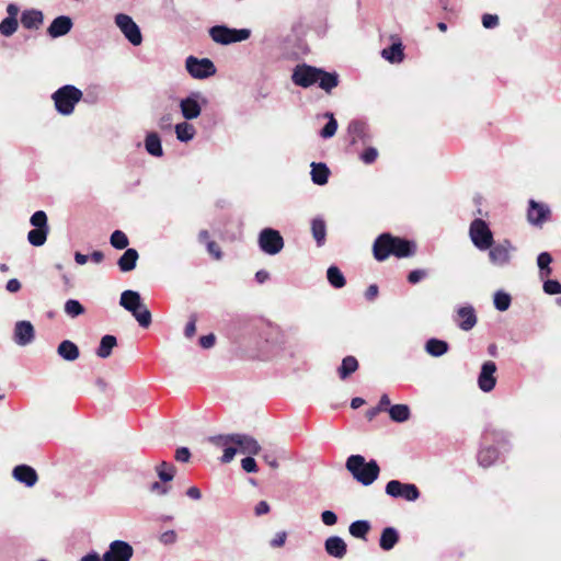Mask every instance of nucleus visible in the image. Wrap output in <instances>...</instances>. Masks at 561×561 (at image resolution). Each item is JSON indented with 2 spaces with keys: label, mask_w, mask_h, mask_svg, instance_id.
<instances>
[{
  "label": "nucleus",
  "mask_w": 561,
  "mask_h": 561,
  "mask_svg": "<svg viewBox=\"0 0 561 561\" xmlns=\"http://www.w3.org/2000/svg\"><path fill=\"white\" fill-rule=\"evenodd\" d=\"M116 343L117 341L114 335H104L101 339L96 355L101 358H107L111 355L112 350L116 346Z\"/></svg>",
  "instance_id": "36"
},
{
  "label": "nucleus",
  "mask_w": 561,
  "mask_h": 561,
  "mask_svg": "<svg viewBox=\"0 0 561 561\" xmlns=\"http://www.w3.org/2000/svg\"><path fill=\"white\" fill-rule=\"evenodd\" d=\"M115 25L123 33L125 38L134 46H139L142 43V35L140 27L136 24L131 16L125 13H117L114 16Z\"/></svg>",
  "instance_id": "9"
},
{
  "label": "nucleus",
  "mask_w": 561,
  "mask_h": 561,
  "mask_svg": "<svg viewBox=\"0 0 561 561\" xmlns=\"http://www.w3.org/2000/svg\"><path fill=\"white\" fill-rule=\"evenodd\" d=\"M119 305L133 314L141 328H148L151 324V312L142 302L138 291L131 289L123 291Z\"/></svg>",
  "instance_id": "4"
},
{
  "label": "nucleus",
  "mask_w": 561,
  "mask_h": 561,
  "mask_svg": "<svg viewBox=\"0 0 561 561\" xmlns=\"http://www.w3.org/2000/svg\"><path fill=\"white\" fill-rule=\"evenodd\" d=\"M35 337L34 327L30 321H18L14 325L13 340L20 346L28 345Z\"/></svg>",
  "instance_id": "17"
},
{
  "label": "nucleus",
  "mask_w": 561,
  "mask_h": 561,
  "mask_svg": "<svg viewBox=\"0 0 561 561\" xmlns=\"http://www.w3.org/2000/svg\"><path fill=\"white\" fill-rule=\"evenodd\" d=\"M456 321L463 331H470L477 324V314L472 306L459 307L456 311Z\"/></svg>",
  "instance_id": "19"
},
{
  "label": "nucleus",
  "mask_w": 561,
  "mask_h": 561,
  "mask_svg": "<svg viewBox=\"0 0 561 561\" xmlns=\"http://www.w3.org/2000/svg\"><path fill=\"white\" fill-rule=\"evenodd\" d=\"M496 458H497V451L493 447L483 448L480 450V453L478 455V461H479L480 466H482L484 468H488L492 463H494Z\"/></svg>",
  "instance_id": "41"
},
{
  "label": "nucleus",
  "mask_w": 561,
  "mask_h": 561,
  "mask_svg": "<svg viewBox=\"0 0 561 561\" xmlns=\"http://www.w3.org/2000/svg\"><path fill=\"white\" fill-rule=\"evenodd\" d=\"M13 477L26 486H33L37 482L36 471L26 465H19L13 469Z\"/></svg>",
  "instance_id": "22"
},
{
  "label": "nucleus",
  "mask_w": 561,
  "mask_h": 561,
  "mask_svg": "<svg viewBox=\"0 0 561 561\" xmlns=\"http://www.w3.org/2000/svg\"><path fill=\"white\" fill-rule=\"evenodd\" d=\"M82 91L75 85L67 84L56 90L51 99L54 100L56 111L65 116L73 113L75 106L80 102Z\"/></svg>",
  "instance_id": "5"
},
{
  "label": "nucleus",
  "mask_w": 561,
  "mask_h": 561,
  "mask_svg": "<svg viewBox=\"0 0 561 561\" xmlns=\"http://www.w3.org/2000/svg\"><path fill=\"white\" fill-rule=\"evenodd\" d=\"M44 16L42 11L36 9H28L23 11L21 23L25 28L37 30L43 23Z\"/></svg>",
  "instance_id": "23"
},
{
  "label": "nucleus",
  "mask_w": 561,
  "mask_h": 561,
  "mask_svg": "<svg viewBox=\"0 0 561 561\" xmlns=\"http://www.w3.org/2000/svg\"><path fill=\"white\" fill-rule=\"evenodd\" d=\"M347 133L351 137L352 144H356L359 140H362L364 144H366L367 126L365 123L359 122V121L351 122L347 127Z\"/></svg>",
  "instance_id": "27"
},
{
  "label": "nucleus",
  "mask_w": 561,
  "mask_h": 561,
  "mask_svg": "<svg viewBox=\"0 0 561 561\" xmlns=\"http://www.w3.org/2000/svg\"><path fill=\"white\" fill-rule=\"evenodd\" d=\"M149 490H150V492L162 496V495H167L169 493L170 486H168L159 481H156V482L151 483Z\"/></svg>",
  "instance_id": "54"
},
{
  "label": "nucleus",
  "mask_w": 561,
  "mask_h": 561,
  "mask_svg": "<svg viewBox=\"0 0 561 561\" xmlns=\"http://www.w3.org/2000/svg\"><path fill=\"white\" fill-rule=\"evenodd\" d=\"M145 148L147 152L153 157H161L163 154L161 139L157 133H149L145 139Z\"/></svg>",
  "instance_id": "31"
},
{
  "label": "nucleus",
  "mask_w": 561,
  "mask_h": 561,
  "mask_svg": "<svg viewBox=\"0 0 561 561\" xmlns=\"http://www.w3.org/2000/svg\"><path fill=\"white\" fill-rule=\"evenodd\" d=\"M206 247L209 254H211L216 260H220L222 257L221 250L215 241H207Z\"/></svg>",
  "instance_id": "59"
},
{
  "label": "nucleus",
  "mask_w": 561,
  "mask_h": 561,
  "mask_svg": "<svg viewBox=\"0 0 561 561\" xmlns=\"http://www.w3.org/2000/svg\"><path fill=\"white\" fill-rule=\"evenodd\" d=\"M134 554L133 547L123 540H114L103 554L102 561H130Z\"/></svg>",
  "instance_id": "15"
},
{
  "label": "nucleus",
  "mask_w": 561,
  "mask_h": 561,
  "mask_svg": "<svg viewBox=\"0 0 561 561\" xmlns=\"http://www.w3.org/2000/svg\"><path fill=\"white\" fill-rule=\"evenodd\" d=\"M30 221H31L32 226H34L35 228H38V229L48 228L47 216H46L45 211H43V210L35 211L32 215Z\"/></svg>",
  "instance_id": "49"
},
{
  "label": "nucleus",
  "mask_w": 561,
  "mask_h": 561,
  "mask_svg": "<svg viewBox=\"0 0 561 561\" xmlns=\"http://www.w3.org/2000/svg\"><path fill=\"white\" fill-rule=\"evenodd\" d=\"M543 290L548 295L561 294V284L556 279H548L543 283Z\"/></svg>",
  "instance_id": "50"
},
{
  "label": "nucleus",
  "mask_w": 561,
  "mask_h": 561,
  "mask_svg": "<svg viewBox=\"0 0 561 561\" xmlns=\"http://www.w3.org/2000/svg\"><path fill=\"white\" fill-rule=\"evenodd\" d=\"M386 494L391 497L404 499L414 502L420 497V491L413 483H403L399 480H391L386 484Z\"/></svg>",
  "instance_id": "13"
},
{
  "label": "nucleus",
  "mask_w": 561,
  "mask_h": 561,
  "mask_svg": "<svg viewBox=\"0 0 561 561\" xmlns=\"http://www.w3.org/2000/svg\"><path fill=\"white\" fill-rule=\"evenodd\" d=\"M448 348L449 346L447 342L434 337L427 340V342L425 343L426 353L433 357H439L445 355L448 352Z\"/></svg>",
  "instance_id": "29"
},
{
  "label": "nucleus",
  "mask_w": 561,
  "mask_h": 561,
  "mask_svg": "<svg viewBox=\"0 0 561 561\" xmlns=\"http://www.w3.org/2000/svg\"><path fill=\"white\" fill-rule=\"evenodd\" d=\"M72 20L67 15H60L53 20L47 28L50 37L57 38L68 34L72 28Z\"/></svg>",
  "instance_id": "20"
},
{
  "label": "nucleus",
  "mask_w": 561,
  "mask_h": 561,
  "mask_svg": "<svg viewBox=\"0 0 561 561\" xmlns=\"http://www.w3.org/2000/svg\"><path fill=\"white\" fill-rule=\"evenodd\" d=\"M196 333V318L194 316L191 317L190 321L185 325L184 334L186 337L191 339Z\"/></svg>",
  "instance_id": "62"
},
{
  "label": "nucleus",
  "mask_w": 561,
  "mask_h": 561,
  "mask_svg": "<svg viewBox=\"0 0 561 561\" xmlns=\"http://www.w3.org/2000/svg\"><path fill=\"white\" fill-rule=\"evenodd\" d=\"M19 23L16 19L13 18H5L0 23V33L3 36H11L13 35L18 30Z\"/></svg>",
  "instance_id": "47"
},
{
  "label": "nucleus",
  "mask_w": 561,
  "mask_h": 561,
  "mask_svg": "<svg viewBox=\"0 0 561 561\" xmlns=\"http://www.w3.org/2000/svg\"><path fill=\"white\" fill-rule=\"evenodd\" d=\"M156 471L161 482H170L174 478L175 467L170 462L162 461L157 466Z\"/></svg>",
  "instance_id": "40"
},
{
  "label": "nucleus",
  "mask_w": 561,
  "mask_h": 561,
  "mask_svg": "<svg viewBox=\"0 0 561 561\" xmlns=\"http://www.w3.org/2000/svg\"><path fill=\"white\" fill-rule=\"evenodd\" d=\"M427 275L426 271L424 270H414L412 272L409 273L408 275V280L411 283V284H416L419 283L421 279H423L425 276Z\"/></svg>",
  "instance_id": "57"
},
{
  "label": "nucleus",
  "mask_w": 561,
  "mask_h": 561,
  "mask_svg": "<svg viewBox=\"0 0 561 561\" xmlns=\"http://www.w3.org/2000/svg\"><path fill=\"white\" fill-rule=\"evenodd\" d=\"M369 530H370V524L367 520L353 522L348 527L350 534L353 537L359 538V539H365L366 535L368 534Z\"/></svg>",
  "instance_id": "39"
},
{
  "label": "nucleus",
  "mask_w": 561,
  "mask_h": 561,
  "mask_svg": "<svg viewBox=\"0 0 561 561\" xmlns=\"http://www.w3.org/2000/svg\"><path fill=\"white\" fill-rule=\"evenodd\" d=\"M191 458V453L186 447H180L175 451V459L180 462H187Z\"/></svg>",
  "instance_id": "60"
},
{
  "label": "nucleus",
  "mask_w": 561,
  "mask_h": 561,
  "mask_svg": "<svg viewBox=\"0 0 561 561\" xmlns=\"http://www.w3.org/2000/svg\"><path fill=\"white\" fill-rule=\"evenodd\" d=\"M110 242L113 248L118 250L126 249L129 243L127 236L121 230H115L111 234Z\"/></svg>",
  "instance_id": "46"
},
{
  "label": "nucleus",
  "mask_w": 561,
  "mask_h": 561,
  "mask_svg": "<svg viewBox=\"0 0 561 561\" xmlns=\"http://www.w3.org/2000/svg\"><path fill=\"white\" fill-rule=\"evenodd\" d=\"M346 469L363 485H370L377 480L380 471L375 460L366 462L365 458L360 455L350 456L346 460Z\"/></svg>",
  "instance_id": "3"
},
{
  "label": "nucleus",
  "mask_w": 561,
  "mask_h": 561,
  "mask_svg": "<svg viewBox=\"0 0 561 561\" xmlns=\"http://www.w3.org/2000/svg\"><path fill=\"white\" fill-rule=\"evenodd\" d=\"M373 251L377 261H385L391 254L397 257H409L414 254L415 245L404 239L382 233L375 240Z\"/></svg>",
  "instance_id": "2"
},
{
  "label": "nucleus",
  "mask_w": 561,
  "mask_h": 561,
  "mask_svg": "<svg viewBox=\"0 0 561 561\" xmlns=\"http://www.w3.org/2000/svg\"><path fill=\"white\" fill-rule=\"evenodd\" d=\"M311 232H312V237L316 240L317 244L319 247L323 245L325 242L327 227H325V222L322 218L312 219Z\"/></svg>",
  "instance_id": "33"
},
{
  "label": "nucleus",
  "mask_w": 561,
  "mask_h": 561,
  "mask_svg": "<svg viewBox=\"0 0 561 561\" xmlns=\"http://www.w3.org/2000/svg\"><path fill=\"white\" fill-rule=\"evenodd\" d=\"M358 368V362L353 356H346L339 368V376L341 379L347 378L351 374Z\"/></svg>",
  "instance_id": "38"
},
{
  "label": "nucleus",
  "mask_w": 561,
  "mask_h": 561,
  "mask_svg": "<svg viewBox=\"0 0 561 561\" xmlns=\"http://www.w3.org/2000/svg\"><path fill=\"white\" fill-rule=\"evenodd\" d=\"M286 538H287L286 531H279L271 540L270 545L273 548H280V547H283L285 545Z\"/></svg>",
  "instance_id": "58"
},
{
  "label": "nucleus",
  "mask_w": 561,
  "mask_h": 561,
  "mask_svg": "<svg viewBox=\"0 0 561 561\" xmlns=\"http://www.w3.org/2000/svg\"><path fill=\"white\" fill-rule=\"evenodd\" d=\"M57 354L65 360L73 362L79 358L80 352L73 342L65 340L58 345Z\"/></svg>",
  "instance_id": "25"
},
{
  "label": "nucleus",
  "mask_w": 561,
  "mask_h": 561,
  "mask_svg": "<svg viewBox=\"0 0 561 561\" xmlns=\"http://www.w3.org/2000/svg\"><path fill=\"white\" fill-rule=\"evenodd\" d=\"M488 250L490 262L494 266L504 267L511 263L513 254L516 252V247L513 245L510 240L505 239L492 244Z\"/></svg>",
  "instance_id": "10"
},
{
  "label": "nucleus",
  "mask_w": 561,
  "mask_h": 561,
  "mask_svg": "<svg viewBox=\"0 0 561 561\" xmlns=\"http://www.w3.org/2000/svg\"><path fill=\"white\" fill-rule=\"evenodd\" d=\"M210 38L220 45H230L232 43L247 41L251 31L248 28H230L226 25H215L208 31Z\"/></svg>",
  "instance_id": "6"
},
{
  "label": "nucleus",
  "mask_w": 561,
  "mask_h": 561,
  "mask_svg": "<svg viewBox=\"0 0 561 561\" xmlns=\"http://www.w3.org/2000/svg\"><path fill=\"white\" fill-rule=\"evenodd\" d=\"M321 520L325 526H333L337 523V516L333 511H323Z\"/></svg>",
  "instance_id": "55"
},
{
  "label": "nucleus",
  "mask_w": 561,
  "mask_h": 561,
  "mask_svg": "<svg viewBox=\"0 0 561 561\" xmlns=\"http://www.w3.org/2000/svg\"><path fill=\"white\" fill-rule=\"evenodd\" d=\"M320 68L307 64L297 65L291 73L293 82L301 88H309L318 82Z\"/></svg>",
  "instance_id": "14"
},
{
  "label": "nucleus",
  "mask_w": 561,
  "mask_h": 561,
  "mask_svg": "<svg viewBox=\"0 0 561 561\" xmlns=\"http://www.w3.org/2000/svg\"><path fill=\"white\" fill-rule=\"evenodd\" d=\"M550 209L546 204L538 203L534 199L529 201V208L527 213L528 221L534 226H541L548 220Z\"/></svg>",
  "instance_id": "18"
},
{
  "label": "nucleus",
  "mask_w": 561,
  "mask_h": 561,
  "mask_svg": "<svg viewBox=\"0 0 561 561\" xmlns=\"http://www.w3.org/2000/svg\"><path fill=\"white\" fill-rule=\"evenodd\" d=\"M327 277H328L329 283L334 288H342L345 286V283H346L345 277L337 266H334V265L330 266L327 271Z\"/></svg>",
  "instance_id": "37"
},
{
  "label": "nucleus",
  "mask_w": 561,
  "mask_h": 561,
  "mask_svg": "<svg viewBox=\"0 0 561 561\" xmlns=\"http://www.w3.org/2000/svg\"><path fill=\"white\" fill-rule=\"evenodd\" d=\"M139 254L135 249H127L118 259L117 265L124 273L130 272L136 267Z\"/></svg>",
  "instance_id": "24"
},
{
  "label": "nucleus",
  "mask_w": 561,
  "mask_h": 561,
  "mask_svg": "<svg viewBox=\"0 0 561 561\" xmlns=\"http://www.w3.org/2000/svg\"><path fill=\"white\" fill-rule=\"evenodd\" d=\"M241 467L245 472L252 473L257 471V465L253 457H245L241 460Z\"/></svg>",
  "instance_id": "53"
},
{
  "label": "nucleus",
  "mask_w": 561,
  "mask_h": 561,
  "mask_svg": "<svg viewBox=\"0 0 561 561\" xmlns=\"http://www.w3.org/2000/svg\"><path fill=\"white\" fill-rule=\"evenodd\" d=\"M65 312L69 317L76 318V317L84 313V307L77 299H68L65 302Z\"/></svg>",
  "instance_id": "45"
},
{
  "label": "nucleus",
  "mask_w": 561,
  "mask_h": 561,
  "mask_svg": "<svg viewBox=\"0 0 561 561\" xmlns=\"http://www.w3.org/2000/svg\"><path fill=\"white\" fill-rule=\"evenodd\" d=\"M5 288L10 293H18L21 289V283L16 278L9 279Z\"/></svg>",
  "instance_id": "64"
},
{
  "label": "nucleus",
  "mask_w": 561,
  "mask_h": 561,
  "mask_svg": "<svg viewBox=\"0 0 561 561\" xmlns=\"http://www.w3.org/2000/svg\"><path fill=\"white\" fill-rule=\"evenodd\" d=\"M207 104V98L202 92L194 91L180 101L179 107L182 116L186 121H193L199 117L202 108Z\"/></svg>",
  "instance_id": "7"
},
{
  "label": "nucleus",
  "mask_w": 561,
  "mask_h": 561,
  "mask_svg": "<svg viewBox=\"0 0 561 561\" xmlns=\"http://www.w3.org/2000/svg\"><path fill=\"white\" fill-rule=\"evenodd\" d=\"M493 302H494V307L499 311H506L511 306V296L505 291L497 290L494 294Z\"/></svg>",
  "instance_id": "44"
},
{
  "label": "nucleus",
  "mask_w": 561,
  "mask_h": 561,
  "mask_svg": "<svg viewBox=\"0 0 561 561\" xmlns=\"http://www.w3.org/2000/svg\"><path fill=\"white\" fill-rule=\"evenodd\" d=\"M325 551L329 556L342 559L347 551L345 541L339 536H331L324 542Z\"/></svg>",
  "instance_id": "21"
},
{
  "label": "nucleus",
  "mask_w": 561,
  "mask_h": 561,
  "mask_svg": "<svg viewBox=\"0 0 561 561\" xmlns=\"http://www.w3.org/2000/svg\"><path fill=\"white\" fill-rule=\"evenodd\" d=\"M311 180L314 184L317 185H324L328 183V180H329V175H330V170L329 168L327 167L325 163H317V162H312L311 163Z\"/></svg>",
  "instance_id": "26"
},
{
  "label": "nucleus",
  "mask_w": 561,
  "mask_h": 561,
  "mask_svg": "<svg viewBox=\"0 0 561 561\" xmlns=\"http://www.w3.org/2000/svg\"><path fill=\"white\" fill-rule=\"evenodd\" d=\"M482 24L485 28H493L499 25V16L495 14H484L482 16Z\"/></svg>",
  "instance_id": "56"
},
{
  "label": "nucleus",
  "mask_w": 561,
  "mask_h": 561,
  "mask_svg": "<svg viewBox=\"0 0 561 561\" xmlns=\"http://www.w3.org/2000/svg\"><path fill=\"white\" fill-rule=\"evenodd\" d=\"M208 440L218 448L224 449L221 462L229 463L239 451L247 455H257L261 450V445L251 435L248 434H226L211 436Z\"/></svg>",
  "instance_id": "1"
},
{
  "label": "nucleus",
  "mask_w": 561,
  "mask_h": 561,
  "mask_svg": "<svg viewBox=\"0 0 561 561\" xmlns=\"http://www.w3.org/2000/svg\"><path fill=\"white\" fill-rule=\"evenodd\" d=\"M257 242L262 252L268 255H276L284 248L283 237L273 228H264L259 234Z\"/></svg>",
  "instance_id": "11"
},
{
  "label": "nucleus",
  "mask_w": 561,
  "mask_h": 561,
  "mask_svg": "<svg viewBox=\"0 0 561 561\" xmlns=\"http://www.w3.org/2000/svg\"><path fill=\"white\" fill-rule=\"evenodd\" d=\"M378 157V151L376 148L369 147L367 148L360 156V159L364 163L370 164L375 162Z\"/></svg>",
  "instance_id": "52"
},
{
  "label": "nucleus",
  "mask_w": 561,
  "mask_h": 561,
  "mask_svg": "<svg viewBox=\"0 0 561 561\" xmlns=\"http://www.w3.org/2000/svg\"><path fill=\"white\" fill-rule=\"evenodd\" d=\"M399 541V534L393 527H386L380 536L379 546L382 550H391Z\"/></svg>",
  "instance_id": "28"
},
{
  "label": "nucleus",
  "mask_w": 561,
  "mask_h": 561,
  "mask_svg": "<svg viewBox=\"0 0 561 561\" xmlns=\"http://www.w3.org/2000/svg\"><path fill=\"white\" fill-rule=\"evenodd\" d=\"M324 116L329 118V122L321 129L320 135L322 138L327 139V138H331L335 135L336 129H337V123L332 113H325Z\"/></svg>",
  "instance_id": "48"
},
{
  "label": "nucleus",
  "mask_w": 561,
  "mask_h": 561,
  "mask_svg": "<svg viewBox=\"0 0 561 561\" xmlns=\"http://www.w3.org/2000/svg\"><path fill=\"white\" fill-rule=\"evenodd\" d=\"M469 237L473 245L480 251L490 249L493 244V233L482 219H474L469 227Z\"/></svg>",
  "instance_id": "8"
},
{
  "label": "nucleus",
  "mask_w": 561,
  "mask_h": 561,
  "mask_svg": "<svg viewBox=\"0 0 561 561\" xmlns=\"http://www.w3.org/2000/svg\"><path fill=\"white\" fill-rule=\"evenodd\" d=\"M174 131H175L178 140H180L181 142H188L196 135L195 127L187 122H182V123L176 124L174 127Z\"/></svg>",
  "instance_id": "32"
},
{
  "label": "nucleus",
  "mask_w": 561,
  "mask_h": 561,
  "mask_svg": "<svg viewBox=\"0 0 561 561\" xmlns=\"http://www.w3.org/2000/svg\"><path fill=\"white\" fill-rule=\"evenodd\" d=\"M185 68L194 79H206L216 73V67L208 58L199 59L188 56L185 60Z\"/></svg>",
  "instance_id": "12"
},
{
  "label": "nucleus",
  "mask_w": 561,
  "mask_h": 561,
  "mask_svg": "<svg viewBox=\"0 0 561 561\" xmlns=\"http://www.w3.org/2000/svg\"><path fill=\"white\" fill-rule=\"evenodd\" d=\"M216 336L215 334L210 333L204 336H201L199 344L203 348H211L215 345Z\"/></svg>",
  "instance_id": "61"
},
{
  "label": "nucleus",
  "mask_w": 561,
  "mask_h": 561,
  "mask_svg": "<svg viewBox=\"0 0 561 561\" xmlns=\"http://www.w3.org/2000/svg\"><path fill=\"white\" fill-rule=\"evenodd\" d=\"M48 228H35L27 233L28 242L34 247H41L46 242Z\"/></svg>",
  "instance_id": "42"
},
{
  "label": "nucleus",
  "mask_w": 561,
  "mask_h": 561,
  "mask_svg": "<svg viewBox=\"0 0 561 561\" xmlns=\"http://www.w3.org/2000/svg\"><path fill=\"white\" fill-rule=\"evenodd\" d=\"M381 56L392 64L402 61L404 56L402 44L393 43L390 47L382 49Z\"/></svg>",
  "instance_id": "34"
},
{
  "label": "nucleus",
  "mask_w": 561,
  "mask_h": 561,
  "mask_svg": "<svg viewBox=\"0 0 561 561\" xmlns=\"http://www.w3.org/2000/svg\"><path fill=\"white\" fill-rule=\"evenodd\" d=\"M254 512L257 516H261V515H264V514H267L270 512V505L266 501H260L255 508H254Z\"/></svg>",
  "instance_id": "63"
},
{
  "label": "nucleus",
  "mask_w": 561,
  "mask_h": 561,
  "mask_svg": "<svg viewBox=\"0 0 561 561\" xmlns=\"http://www.w3.org/2000/svg\"><path fill=\"white\" fill-rule=\"evenodd\" d=\"M319 87L327 93H330L339 84V76L336 72H327L320 69L318 79Z\"/></svg>",
  "instance_id": "30"
},
{
  "label": "nucleus",
  "mask_w": 561,
  "mask_h": 561,
  "mask_svg": "<svg viewBox=\"0 0 561 561\" xmlns=\"http://www.w3.org/2000/svg\"><path fill=\"white\" fill-rule=\"evenodd\" d=\"M496 365L492 360L483 363L478 377V386L483 392H490L496 385Z\"/></svg>",
  "instance_id": "16"
},
{
  "label": "nucleus",
  "mask_w": 561,
  "mask_h": 561,
  "mask_svg": "<svg viewBox=\"0 0 561 561\" xmlns=\"http://www.w3.org/2000/svg\"><path fill=\"white\" fill-rule=\"evenodd\" d=\"M552 256L548 252H541L537 257V264L540 270V276L546 277L551 274L550 263Z\"/></svg>",
  "instance_id": "43"
},
{
  "label": "nucleus",
  "mask_w": 561,
  "mask_h": 561,
  "mask_svg": "<svg viewBox=\"0 0 561 561\" xmlns=\"http://www.w3.org/2000/svg\"><path fill=\"white\" fill-rule=\"evenodd\" d=\"M176 539H178V535L174 530L170 529V530H167L164 533H162L159 537V541L162 543V545H165V546H171L173 543L176 542Z\"/></svg>",
  "instance_id": "51"
},
{
  "label": "nucleus",
  "mask_w": 561,
  "mask_h": 561,
  "mask_svg": "<svg viewBox=\"0 0 561 561\" xmlns=\"http://www.w3.org/2000/svg\"><path fill=\"white\" fill-rule=\"evenodd\" d=\"M393 422L403 423L410 419V408L407 404H394L388 410Z\"/></svg>",
  "instance_id": "35"
}]
</instances>
